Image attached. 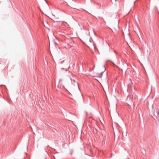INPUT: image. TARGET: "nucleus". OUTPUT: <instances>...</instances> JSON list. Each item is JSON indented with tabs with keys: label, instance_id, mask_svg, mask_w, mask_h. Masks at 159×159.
Returning a JSON list of instances; mask_svg holds the SVG:
<instances>
[{
	"label": "nucleus",
	"instance_id": "1",
	"mask_svg": "<svg viewBox=\"0 0 159 159\" xmlns=\"http://www.w3.org/2000/svg\"><path fill=\"white\" fill-rule=\"evenodd\" d=\"M157 114L159 116V110L157 111Z\"/></svg>",
	"mask_w": 159,
	"mask_h": 159
},
{
	"label": "nucleus",
	"instance_id": "2",
	"mask_svg": "<svg viewBox=\"0 0 159 159\" xmlns=\"http://www.w3.org/2000/svg\"><path fill=\"white\" fill-rule=\"evenodd\" d=\"M113 1H116V0H112Z\"/></svg>",
	"mask_w": 159,
	"mask_h": 159
},
{
	"label": "nucleus",
	"instance_id": "4",
	"mask_svg": "<svg viewBox=\"0 0 159 159\" xmlns=\"http://www.w3.org/2000/svg\"><path fill=\"white\" fill-rule=\"evenodd\" d=\"M61 81V80H60L59 81Z\"/></svg>",
	"mask_w": 159,
	"mask_h": 159
},
{
	"label": "nucleus",
	"instance_id": "3",
	"mask_svg": "<svg viewBox=\"0 0 159 159\" xmlns=\"http://www.w3.org/2000/svg\"><path fill=\"white\" fill-rule=\"evenodd\" d=\"M70 91H71L72 90V89H70Z\"/></svg>",
	"mask_w": 159,
	"mask_h": 159
}]
</instances>
